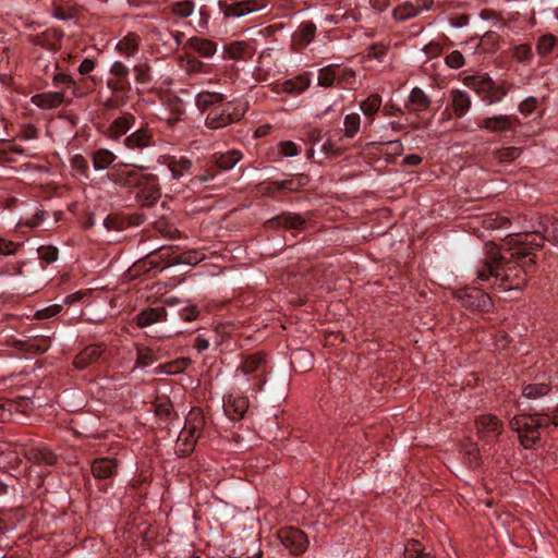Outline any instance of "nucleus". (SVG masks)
<instances>
[{
    "label": "nucleus",
    "instance_id": "obj_1",
    "mask_svg": "<svg viewBox=\"0 0 558 558\" xmlns=\"http://www.w3.org/2000/svg\"><path fill=\"white\" fill-rule=\"evenodd\" d=\"M532 255L533 252L523 241H517V246L510 248L509 257L495 250L477 270V279L488 281L494 278L495 282H509L505 290L520 289L526 281L525 268L535 264Z\"/></svg>",
    "mask_w": 558,
    "mask_h": 558
},
{
    "label": "nucleus",
    "instance_id": "obj_2",
    "mask_svg": "<svg viewBox=\"0 0 558 558\" xmlns=\"http://www.w3.org/2000/svg\"><path fill=\"white\" fill-rule=\"evenodd\" d=\"M111 179L121 185L141 187V193L148 204L156 202L160 196L157 178L154 174L143 173L137 169L117 170Z\"/></svg>",
    "mask_w": 558,
    "mask_h": 558
},
{
    "label": "nucleus",
    "instance_id": "obj_3",
    "mask_svg": "<svg viewBox=\"0 0 558 558\" xmlns=\"http://www.w3.org/2000/svg\"><path fill=\"white\" fill-rule=\"evenodd\" d=\"M550 424L548 415H515L510 420V427L518 434L524 448H531L541 437V430Z\"/></svg>",
    "mask_w": 558,
    "mask_h": 558
},
{
    "label": "nucleus",
    "instance_id": "obj_4",
    "mask_svg": "<svg viewBox=\"0 0 558 558\" xmlns=\"http://www.w3.org/2000/svg\"><path fill=\"white\" fill-rule=\"evenodd\" d=\"M268 365L266 355L262 352L254 353L245 357L241 365L235 369L234 377L243 375L247 377L245 390L258 392L267 380Z\"/></svg>",
    "mask_w": 558,
    "mask_h": 558
},
{
    "label": "nucleus",
    "instance_id": "obj_5",
    "mask_svg": "<svg viewBox=\"0 0 558 558\" xmlns=\"http://www.w3.org/2000/svg\"><path fill=\"white\" fill-rule=\"evenodd\" d=\"M248 108L246 100L239 98L225 105L215 106L205 119L208 129L217 130L240 121Z\"/></svg>",
    "mask_w": 558,
    "mask_h": 558
},
{
    "label": "nucleus",
    "instance_id": "obj_6",
    "mask_svg": "<svg viewBox=\"0 0 558 558\" xmlns=\"http://www.w3.org/2000/svg\"><path fill=\"white\" fill-rule=\"evenodd\" d=\"M463 84L480 94L487 105L499 102L507 95V90L495 84L487 74L468 75L463 78Z\"/></svg>",
    "mask_w": 558,
    "mask_h": 558
},
{
    "label": "nucleus",
    "instance_id": "obj_7",
    "mask_svg": "<svg viewBox=\"0 0 558 558\" xmlns=\"http://www.w3.org/2000/svg\"><path fill=\"white\" fill-rule=\"evenodd\" d=\"M544 240L558 245V220L555 218L546 217L541 223L539 228L527 231L525 234V242L527 247L533 252L538 250Z\"/></svg>",
    "mask_w": 558,
    "mask_h": 558
},
{
    "label": "nucleus",
    "instance_id": "obj_8",
    "mask_svg": "<svg viewBox=\"0 0 558 558\" xmlns=\"http://www.w3.org/2000/svg\"><path fill=\"white\" fill-rule=\"evenodd\" d=\"M278 538L292 555L304 553L308 546L306 534L296 527L288 526L281 529L278 532Z\"/></svg>",
    "mask_w": 558,
    "mask_h": 558
},
{
    "label": "nucleus",
    "instance_id": "obj_9",
    "mask_svg": "<svg viewBox=\"0 0 558 558\" xmlns=\"http://www.w3.org/2000/svg\"><path fill=\"white\" fill-rule=\"evenodd\" d=\"M475 425L480 439L487 444L496 441L504 430L501 421L493 414L480 415Z\"/></svg>",
    "mask_w": 558,
    "mask_h": 558
},
{
    "label": "nucleus",
    "instance_id": "obj_10",
    "mask_svg": "<svg viewBox=\"0 0 558 558\" xmlns=\"http://www.w3.org/2000/svg\"><path fill=\"white\" fill-rule=\"evenodd\" d=\"M519 121L514 116L499 114L483 119L478 124V128L489 132L499 133L515 129Z\"/></svg>",
    "mask_w": 558,
    "mask_h": 558
},
{
    "label": "nucleus",
    "instance_id": "obj_11",
    "mask_svg": "<svg viewBox=\"0 0 558 558\" xmlns=\"http://www.w3.org/2000/svg\"><path fill=\"white\" fill-rule=\"evenodd\" d=\"M248 409V400L244 396L230 393L223 402L225 413L232 421H238L244 416Z\"/></svg>",
    "mask_w": 558,
    "mask_h": 558
},
{
    "label": "nucleus",
    "instance_id": "obj_12",
    "mask_svg": "<svg viewBox=\"0 0 558 558\" xmlns=\"http://www.w3.org/2000/svg\"><path fill=\"white\" fill-rule=\"evenodd\" d=\"M311 85V80L307 75H299L292 80H288L280 85L272 88L276 93H287L291 95H300L305 92Z\"/></svg>",
    "mask_w": 558,
    "mask_h": 558
},
{
    "label": "nucleus",
    "instance_id": "obj_13",
    "mask_svg": "<svg viewBox=\"0 0 558 558\" xmlns=\"http://www.w3.org/2000/svg\"><path fill=\"white\" fill-rule=\"evenodd\" d=\"M159 162L168 166L172 180H179L192 168V161L186 157L174 159L162 156Z\"/></svg>",
    "mask_w": 558,
    "mask_h": 558
},
{
    "label": "nucleus",
    "instance_id": "obj_14",
    "mask_svg": "<svg viewBox=\"0 0 558 558\" xmlns=\"http://www.w3.org/2000/svg\"><path fill=\"white\" fill-rule=\"evenodd\" d=\"M140 49V36L130 32L116 44V51L125 58L134 57Z\"/></svg>",
    "mask_w": 558,
    "mask_h": 558
},
{
    "label": "nucleus",
    "instance_id": "obj_15",
    "mask_svg": "<svg viewBox=\"0 0 558 558\" xmlns=\"http://www.w3.org/2000/svg\"><path fill=\"white\" fill-rule=\"evenodd\" d=\"M167 312L165 307H151L148 310H144L136 316V324L138 327L144 328L148 327L153 324L160 323L166 320Z\"/></svg>",
    "mask_w": 558,
    "mask_h": 558
},
{
    "label": "nucleus",
    "instance_id": "obj_16",
    "mask_svg": "<svg viewBox=\"0 0 558 558\" xmlns=\"http://www.w3.org/2000/svg\"><path fill=\"white\" fill-rule=\"evenodd\" d=\"M134 118L131 114H123L116 120H113L107 131L106 134L108 137L117 140L124 134L133 126Z\"/></svg>",
    "mask_w": 558,
    "mask_h": 558
},
{
    "label": "nucleus",
    "instance_id": "obj_17",
    "mask_svg": "<svg viewBox=\"0 0 558 558\" xmlns=\"http://www.w3.org/2000/svg\"><path fill=\"white\" fill-rule=\"evenodd\" d=\"M124 144L130 149L149 147L153 144V134L149 130L140 129L125 137Z\"/></svg>",
    "mask_w": 558,
    "mask_h": 558
},
{
    "label": "nucleus",
    "instance_id": "obj_18",
    "mask_svg": "<svg viewBox=\"0 0 558 558\" xmlns=\"http://www.w3.org/2000/svg\"><path fill=\"white\" fill-rule=\"evenodd\" d=\"M104 352L101 345L94 344L85 348L74 359V366L78 369L87 367L89 364L97 361Z\"/></svg>",
    "mask_w": 558,
    "mask_h": 558
},
{
    "label": "nucleus",
    "instance_id": "obj_19",
    "mask_svg": "<svg viewBox=\"0 0 558 558\" xmlns=\"http://www.w3.org/2000/svg\"><path fill=\"white\" fill-rule=\"evenodd\" d=\"M117 461L110 458H98L92 464V472L97 478H108L117 472Z\"/></svg>",
    "mask_w": 558,
    "mask_h": 558
},
{
    "label": "nucleus",
    "instance_id": "obj_20",
    "mask_svg": "<svg viewBox=\"0 0 558 558\" xmlns=\"http://www.w3.org/2000/svg\"><path fill=\"white\" fill-rule=\"evenodd\" d=\"M258 9V4L253 0L233 2L226 5L225 15L228 17H242L246 14L257 11Z\"/></svg>",
    "mask_w": 558,
    "mask_h": 558
},
{
    "label": "nucleus",
    "instance_id": "obj_21",
    "mask_svg": "<svg viewBox=\"0 0 558 558\" xmlns=\"http://www.w3.org/2000/svg\"><path fill=\"white\" fill-rule=\"evenodd\" d=\"M64 100L62 92H49L35 95L32 98L33 104L41 109H52L59 107Z\"/></svg>",
    "mask_w": 558,
    "mask_h": 558
},
{
    "label": "nucleus",
    "instance_id": "obj_22",
    "mask_svg": "<svg viewBox=\"0 0 558 558\" xmlns=\"http://www.w3.org/2000/svg\"><path fill=\"white\" fill-rule=\"evenodd\" d=\"M458 298L464 305L475 308H485L489 305L490 299L488 294L475 289L471 293L460 292Z\"/></svg>",
    "mask_w": 558,
    "mask_h": 558
},
{
    "label": "nucleus",
    "instance_id": "obj_23",
    "mask_svg": "<svg viewBox=\"0 0 558 558\" xmlns=\"http://www.w3.org/2000/svg\"><path fill=\"white\" fill-rule=\"evenodd\" d=\"M187 46L204 58H210L217 52V45L206 38L191 37Z\"/></svg>",
    "mask_w": 558,
    "mask_h": 558
},
{
    "label": "nucleus",
    "instance_id": "obj_24",
    "mask_svg": "<svg viewBox=\"0 0 558 558\" xmlns=\"http://www.w3.org/2000/svg\"><path fill=\"white\" fill-rule=\"evenodd\" d=\"M451 105L453 113L461 118L469 111L471 98L466 92L454 89L451 92Z\"/></svg>",
    "mask_w": 558,
    "mask_h": 558
},
{
    "label": "nucleus",
    "instance_id": "obj_25",
    "mask_svg": "<svg viewBox=\"0 0 558 558\" xmlns=\"http://www.w3.org/2000/svg\"><path fill=\"white\" fill-rule=\"evenodd\" d=\"M226 57L232 60H244L252 53L251 47L245 41H233L225 47Z\"/></svg>",
    "mask_w": 558,
    "mask_h": 558
},
{
    "label": "nucleus",
    "instance_id": "obj_26",
    "mask_svg": "<svg viewBox=\"0 0 558 558\" xmlns=\"http://www.w3.org/2000/svg\"><path fill=\"white\" fill-rule=\"evenodd\" d=\"M550 389V381L544 377L539 381L526 385L522 390V395L527 399H536L546 396Z\"/></svg>",
    "mask_w": 558,
    "mask_h": 558
},
{
    "label": "nucleus",
    "instance_id": "obj_27",
    "mask_svg": "<svg viewBox=\"0 0 558 558\" xmlns=\"http://www.w3.org/2000/svg\"><path fill=\"white\" fill-rule=\"evenodd\" d=\"M204 425V417L199 411H192L185 420L183 427L184 435L187 433L196 438L201 437Z\"/></svg>",
    "mask_w": 558,
    "mask_h": 558
},
{
    "label": "nucleus",
    "instance_id": "obj_28",
    "mask_svg": "<svg viewBox=\"0 0 558 558\" xmlns=\"http://www.w3.org/2000/svg\"><path fill=\"white\" fill-rule=\"evenodd\" d=\"M94 169L106 170L116 160V155L109 149L100 148L92 154Z\"/></svg>",
    "mask_w": 558,
    "mask_h": 558
},
{
    "label": "nucleus",
    "instance_id": "obj_29",
    "mask_svg": "<svg viewBox=\"0 0 558 558\" xmlns=\"http://www.w3.org/2000/svg\"><path fill=\"white\" fill-rule=\"evenodd\" d=\"M241 159L242 154L235 149L214 155L215 162L222 170L232 169Z\"/></svg>",
    "mask_w": 558,
    "mask_h": 558
},
{
    "label": "nucleus",
    "instance_id": "obj_30",
    "mask_svg": "<svg viewBox=\"0 0 558 558\" xmlns=\"http://www.w3.org/2000/svg\"><path fill=\"white\" fill-rule=\"evenodd\" d=\"M26 457L29 460H34L45 464H53L56 456L44 446H33L27 449Z\"/></svg>",
    "mask_w": 558,
    "mask_h": 558
},
{
    "label": "nucleus",
    "instance_id": "obj_31",
    "mask_svg": "<svg viewBox=\"0 0 558 558\" xmlns=\"http://www.w3.org/2000/svg\"><path fill=\"white\" fill-rule=\"evenodd\" d=\"M430 100L418 87H414L409 96V106L413 111H424L429 107Z\"/></svg>",
    "mask_w": 558,
    "mask_h": 558
},
{
    "label": "nucleus",
    "instance_id": "obj_32",
    "mask_svg": "<svg viewBox=\"0 0 558 558\" xmlns=\"http://www.w3.org/2000/svg\"><path fill=\"white\" fill-rule=\"evenodd\" d=\"M405 558H435L430 550H426L423 544L416 539H410L404 546Z\"/></svg>",
    "mask_w": 558,
    "mask_h": 558
},
{
    "label": "nucleus",
    "instance_id": "obj_33",
    "mask_svg": "<svg viewBox=\"0 0 558 558\" xmlns=\"http://www.w3.org/2000/svg\"><path fill=\"white\" fill-rule=\"evenodd\" d=\"M338 65L329 64L325 68L319 69L317 75V83L323 87H331L336 83L338 84Z\"/></svg>",
    "mask_w": 558,
    "mask_h": 558
},
{
    "label": "nucleus",
    "instance_id": "obj_34",
    "mask_svg": "<svg viewBox=\"0 0 558 558\" xmlns=\"http://www.w3.org/2000/svg\"><path fill=\"white\" fill-rule=\"evenodd\" d=\"M557 46V38L551 34L543 35L536 44V51L541 58H546L554 53Z\"/></svg>",
    "mask_w": 558,
    "mask_h": 558
},
{
    "label": "nucleus",
    "instance_id": "obj_35",
    "mask_svg": "<svg viewBox=\"0 0 558 558\" xmlns=\"http://www.w3.org/2000/svg\"><path fill=\"white\" fill-rule=\"evenodd\" d=\"M223 96L218 93L202 92L196 95L195 102L198 109L206 110L210 106L221 104Z\"/></svg>",
    "mask_w": 558,
    "mask_h": 558
},
{
    "label": "nucleus",
    "instance_id": "obj_36",
    "mask_svg": "<svg viewBox=\"0 0 558 558\" xmlns=\"http://www.w3.org/2000/svg\"><path fill=\"white\" fill-rule=\"evenodd\" d=\"M511 57L520 63L530 64L534 54L529 44H519L511 48Z\"/></svg>",
    "mask_w": 558,
    "mask_h": 558
},
{
    "label": "nucleus",
    "instance_id": "obj_37",
    "mask_svg": "<svg viewBox=\"0 0 558 558\" xmlns=\"http://www.w3.org/2000/svg\"><path fill=\"white\" fill-rule=\"evenodd\" d=\"M361 128V117L356 112L349 113L343 120V132L348 138L354 137Z\"/></svg>",
    "mask_w": 558,
    "mask_h": 558
},
{
    "label": "nucleus",
    "instance_id": "obj_38",
    "mask_svg": "<svg viewBox=\"0 0 558 558\" xmlns=\"http://www.w3.org/2000/svg\"><path fill=\"white\" fill-rule=\"evenodd\" d=\"M381 102V97L378 94H372L361 102L360 109L365 117L372 118L380 109Z\"/></svg>",
    "mask_w": 558,
    "mask_h": 558
},
{
    "label": "nucleus",
    "instance_id": "obj_39",
    "mask_svg": "<svg viewBox=\"0 0 558 558\" xmlns=\"http://www.w3.org/2000/svg\"><path fill=\"white\" fill-rule=\"evenodd\" d=\"M420 13V8L415 7V3L409 1L397 7L392 14L397 21H404L416 16Z\"/></svg>",
    "mask_w": 558,
    "mask_h": 558
},
{
    "label": "nucleus",
    "instance_id": "obj_40",
    "mask_svg": "<svg viewBox=\"0 0 558 558\" xmlns=\"http://www.w3.org/2000/svg\"><path fill=\"white\" fill-rule=\"evenodd\" d=\"M338 85L341 88L351 89L356 83V73L351 68H339L338 66Z\"/></svg>",
    "mask_w": 558,
    "mask_h": 558
},
{
    "label": "nucleus",
    "instance_id": "obj_41",
    "mask_svg": "<svg viewBox=\"0 0 558 558\" xmlns=\"http://www.w3.org/2000/svg\"><path fill=\"white\" fill-rule=\"evenodd\" d=\"M463 459L471 465L477 466L481 463V453L476 444L469 442L462 449Z\"/></svg>",
    "mask_w": 558,
    "mask_h": 558
},
{
    "label": "nucleus",
    "instance_id": "obj_42",
    "mask_svg": "<svg viewBox=\"0 0 558 558\" xmlns=\"http://www.w3.org/2000/svg\"><path fill=\"white\" fill-rule=\"evenodd\" d=\"M197 440L198 438L194 437L193 435H190L189 433L184 435V430L182 429L177 442L178 451L183 456L189 454L190 452H192Z\"/></svg>",
    "mask_w": 558,
    "mask_h": 558
},
{
    "label": "nucleus",
    "instance_id": "obj_43",
    "mask_svg": "<svg viewBox=\"0 0 558 558\" xmlns=\"http://www.w3.org/2000/svg\"><path fill=\"white\" fill-rule=\"evenodd\" d=\"M163 104L169 108L170 116L167 117L168 121H177L181 119L184 112L183 102L177 97H169Z\"/></svg>",
    "mask_w": 558,
    "mask_h": 558
},
{
    "label": "nucleus",
    "instance_id": "obj_44",
    "mask_svg": "<svg viewBox=\"0 0 558 558\" xmlns=\"http://www.w3.org/2000/svg\"><path fill=\"white\" fill-rule=\"evenodd\" d=\"M277 220L278 223L281 225L283 228L291 230H299L304 225V220L302 219V217L295 214L282 215L278 217Z\"/></svg>",
    "mask_w": 558,
    "mask_h": 558
},
{
    "label": "nucleus",
    "instance_id": "obj_45",
    "mask_svg": "<svg viewBox=\"0 0 558 558\" xmlns=\"http://www.w3.org/2000/svg\"><path fill=\"white\" fill-rule=\"evenodd\" d=\"M483 225L486 229H508L510 226V220L508 217L496 215H489L483 221Z\"/></svg>",
    "mask_w": 558,
    "mask_h": 558
},
{
    "label": "nucleus",
    "instance_id": "obj_46",
    "mask_svg": "<svg viewBox=\"0 0 558 558\" xmlns=\"http://www.w3.org/2000/svg\"><path fill=\"white\" fill-rule=\"evenodd\" d=\"M157 361V356L149 348H140L137 349V357H136V366L137 367H147L154 364Z\"/></svg>",
    "mask_w": 558,
    "mask_h": 558
},
{
    "label": "nucleus",
    "instance_id": "obj_47",
    "mask_svg": "<svg viewBox=\"0 0 558 558\" xmlns=\"http://www.w3.org/2000/svg\"><path fill=\"white\" fill-rule=\"evenodd\" d=\"M187 365V361L186 360H177V361H173L167 365H160L158 366L156 369H155V373L157 374H169V375H172V374H177V373H180L182 372Z\"/></svg>",
    "mask_w": 558,
    "mask_h": 558
},
{
    "label": "nucleus",
    "instance_id": "obj_48",
    "mask_svg": "<svg viewBox=\"0 0 558 558\" xmlns=\"http://www.w3.org/2000/svg\"><path fill=\"white\" fill-rule=\"evenodd\" d=\"M193 11L194 3L192 1H180L172 5L173 14L181 19L189 17Z\"/></svg>",
    "mask_w": 558,
    "mask_h": 558
},
{
    "label": "nucleus",
    "instance_id": "obj_49",
    "mask_svg": "<svg viewBox=\"0 0 558 558\" xmlns=\"http://www.w3.org/2000/svg\"><path fill=\"white\" fill-rule=\"evenodd\" d=\"M521 155V149L517 147H505L496 153L499 162H510Z\"/></svg>",
    "mask_w": 558,
    "mask_h": 558
},
{
    "label": "nucleus",
    "instance_id": "obj_50",
    "mask_svg": "<svg viewBox=\"0 0 558 558\" xmlns=\"http://www.w3.org/2000/svg\"><path fill=\"white\" fill-rule=\"evenodd\" d=\"M445 63L448 68L458 70L465 63L463 54L459 50H452L445 58Z\"/></svg>",
    "mask_w": 558,
    "mask_h": 558
},
{
    "label": "nucleus",
    "instance_id": "obj_51",
    "mask_svg": "<svg viewBox=\"0 0 558 558\" xmlns=\"http://www.w3.org/2000/svg\"><path fill=\"white\" fill-rule=\"evenodd\" d=\"M21 246L20 243L13 242L11 240H8L5 238L0 236V255L2 256H10L16 253L19 247Z\"/></svg>",
    "mask_w": 558,
    "mask_h": 558
},
{
    "label": "nucleus",
    "instance_id": "obj_52",
    "mask_svg": "<svg viewBox=\"0 0 558 558\" xmlns=\"http://www.w3.org/2000/svg\"><path fill=\"white\" fill-rule=\"evenodd\" d=\"M39 258L50 264L58 259V248L54 246H40L38 248Z\"/></svg>",
    "mask_w": 558,
    "mask_h": 558
},
{
    "label": "nucleus",
    "instance_id": "obj_53",
    "mask_svg": "<svg viewBox=\"0 0 558 558\" xmlns=\"http://www.w3.org/2000/svg\"><path fill=\"white\" fill-rule=\"evenodd\" d=\"M53 82L56 85L66 84L72 88V92L75 96H82L83 93L78 92L76 88V83L72 80V77L64 73H58L53 76Z\"/></svg>",
    "mask_w": 558,
    "mask_h": 558
},
{
    "label": "nucleus",
    "instance_id": "obj_54",
    "mask_svg": "<svg viewBox=\"0 0 558 558\" xmlns=\"http://www.w3.org/2000/svg\"><path fill=\"white\" fill-rule=\"evenodd\" d=\"M29 347L37 353H44L50 348L48 337H35L29 341Z\"/></svg>",
    "mask_w": 558,
    "mask_h": 558
},
{
    "label": "nucleus",
    "instance_id": "obj_55",
    "mask_svg": "<svg viewBox=\"0 0 558 558\" xmlns=\"http://www.w3.org/2000/svg\"><path fill=\"white\" fill-rule=\"evenodd\" d=\"M278 147L281 156L283 157H294L300 153L298 145L291 141L282 142Z\"/></svg>",
    "mask_w": 558,
    "mask_h": 558
},
{
    "label": "nucleus",
    "instance_id": "obj_56",
    "mask_svg": "<svg viewBox=\"0 0 558 558\" xmlns=\"http://www.w3.org/2000/svg\"><path fill=\"white\" fill-rule=\"evenodd\" d=\"M110 73L120 80H128L129 68L121 61H116L110 68Z\"/></svg>",
    "mask_w": 558,
    "mask_h": 558
},
{
    "label": "nucleus",
    "instance_id": "obj_57",
    "mask_svg": "<svg viewBox=\"0 0 558 558\" xmlns=\"http://www.w3.org/2000/svg\"><path fill=\"white\" fill-rule=\"evenodd\" d=\"M387 56V48L383 45H374L369 48L366 58L383 62Z\"/></svg>",
    "mask_w": 558,
    "mask_h": 558
},
{
    "label": "nucleus",
    "instance_id": "obj_58",
    "mask_svg": "<svg viewBox=\"0 0 558 558\" xmlns=\"http://www.w3.org/2000/svg\"><path fill=\"white\" fill-rule=\"evenodd\" d=\"M537 102L538 101L535 97H527L523 101L520 102L519 111L522 114L527 116L536 109Z\"/></svg>",
    "mask_w": 558,
    "mask_h": 558
},
{
    "label": "nucleus",
    "instance_id": "obj_59",
    "mask_svg": "<svg viewBox=\"0 0 558 558\" xmlns=\"http://www.w3.org/2000/svg\"><path fill=\"white\" fill-rule=\"evenodd\" d=\"M315 31H316V26L312 22L303 23L300 26V34H301L302 40L305 43H310L312 40V38L314 37Z\"/></svg>",
    "mask_w": 558,
    "mask_h": 558
},
{
    "label": "nucleus",
    "instance_id": "obj_60",
    "mask_svg": "<svg viewBox=\"0 0 558 558\" xmlns=\"http://www.w3.org/2000/svg\"><path fill=\"white\" fill-rule=\"evenodd\" d=\"M136 81L144 84L149 80V66L146 63L137 64L134 68Z\"/></svg>",
    "mask_w": 558,
    "mask_h": 558
},
{
    "label": "nucleus",
    "instance_id": "obj_61",
    "mask_svg": "<svg viewBox=\"0 0 558 558\" xmlns=\"http://www.w3.org/2000/svg\"><path fill=\"white\" fill-rule=\"evenodd\" d=\"M300 360H306L307 364L305 367H311L312 365V354L307 350H296L292 353L291 364L296 368V363Z\"/></svg>",
    "mask_w": 558,
    "mask_h": 558
},
{
    "label": "nucleus",
    "instance_id": "obj_62",
    "mask_svg": "<svg viewBox=\"0 0 558 558\" xmlns=\"http://www.w3.org/2000/svg\"><path fill=\"white\" fill-rule=\"evenodd\" d=\"M205 258V255L201 252H187L181 256V262L190 265H196Z\"/></svg>",
    "mask_w": 558,
    "mask_h": 558
},
{
    "label": "nucleus",
    "instance_id": "obj_63",
    "mask_svg": "<svg viewBox=\"0 0 558 558\" xmlns=\"http://www.w3.org/2000/svg\"><path fill=\"white\" fill-rule=\"evenodd\" d=\"M19 136H20V138L24 140V141H31L38 136V132H37L36 128H34L33 125H25L21 130Z\"/></svg>",
    "mask_w": 558,
    "mask_h": 558
},
{
    "label": "nucleus",
    "instance_id": "obj_64",
    "mask_svg": "<svg viewBox=\"0 0 558 558\" xmlns=\"http://www.w3.org/2000/svg\"><path fill=\"white\" fill-rule=\"evenodd\" d=\"M94 69H95V62L92 59L86 58L81 62V64L78 66V72L82 75H86V74H89Z\"/></svg>",
    "mask_w": 558,
    "mask_h": 558
}]
</instances>
